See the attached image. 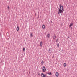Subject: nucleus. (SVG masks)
<instances>
[{"label":"nucleus","instance_id":"19","mask_svg":"<svg viewBox=\"0 0 77 77\" xmlns=\"http://www.w3.org/2000/svg\"><path fill=\"white\" fill-rule=\"evenodd\" d=\"M7 8L8 9H9V7L8 6V5L7 7Z\"/></svg>","mask_w":77,"mask_h":77},{"label":"nucleus","instance_id":"17","mask_svg":"<svg viewBox=\"0 0 77 77\" xmlns=\"http://www.w3.org/2000/svg\"><path fill=\"white\" fill-rule=\"evenodd\" d=\"M57 47H59V43L57 44Z\"/></svg>","mask_w":77,"mask_h":77},{"label":"nucleus","instance_id":"23","mask_svg":"<svg viewBox=\"0 0 77 77\" xmlns=\"http://www.w3.org/2000/svg\"><path fill=\"white\" fill-rule=\"evenodd\" d=\"M60 14V13L58 11V14Z\"/></svg>","mask_w":77,"mask_h":77},{"label":"nucleus","instance_id":"13","mask_svg":"<svg viewBox=\"0 0 77 77\" xmlns=\"http://www.w3.org/2000/svg\"><path fill=\"white\" fill-rule=\"evenodd\" d=\"M45 25H42V27L43 29H45Z\"/></svg>","mask_w":77,"mask_h":77},{"label":"nucleus","instance_id":"11","mask_svg":"<svg viewBox=\"0 0 77 77\" xmlns=\"http://www.w3.org/2000/svg\"><path fill=\"white\" fill-rule=\"evenodd\" d=\"M73 23H72L71 24H70V25L69 26V27H71V26H73Z\"/></svg>","mask_w":77,"mask_h":77},{"label":"nucleus","instance_id":"5","mask_svg":"<svg viewBox=\"0 0 77 77\" xmlns=\"http://www.w3.org/2000/svg\"><path fill=\"white\" fill-rule=\"evenodd\" d=\"M49 52L50 53H52V49L51 48H50L48 50Z\"/></svg>","mask_w":77,"mask_h":77},{"label":"nucleus","instance_id":"14","mask_svg":"<svg viewBox=\"0 0 77 77\" xmlns=\"http://www.w3.org/2000/svg\"><path fill=\"white\" fill-rule=\"evenodd\" d=\"M41 63L42 65H43V64H44V61L43 60H42Z\"/></svg>","mask_w":77,"mask_h":77},{"label":"nucleus","instance_id":"1","mask_svg":"<svg viewBox=\"0 0 77 77\" xmlns=\"http://www.w3.org/2000/svg\"><path fill=\"white\" fill-rule=\"evenodd\" d=\"M59 7L60 8H58V10H61V9H62V10H63V7L62 6V4H59Z\"/></svg>","mask_w":77,"mask_h":77},{"label":"nucleus","instance_id":"3","mask_svg":"<svg viewBox=\"0 0 77 77\" xmlns=\"http://www.w3.org/2000/svg\"><path fill=\"white\" fill-rule=\"evenodd\" d=\"M63 11H64V10L63 9V10H58V11L60 14H63Z\"/></svg>","mask_w":77,"mask_h":77},{"label":"nucleus","instance_id":"12","mask_svg":"<svg viewBox=\"0 0 77 77\" xmlns=\"http://www.w3.org/2000/svg\"><path fill=\"white\" fill-rule=\"evenodd\" d=\"M47 74H48L49 75H52V73H51V72H50L49 73L47 72Z\"/></svg>","mask_w":77,"mask_h":77},{"label":"nucleus","instance_id":"6","mask_svg":"<svg viewBox=\"0 0 77 77\" xmlns=\"http://www.w3.org/2000/svg\"><path fill=\"white\" fill-rule=\"evenodd\" d=\"M52 38H53V39H54V40L56 39V35H55V34L54 35V36L52 37Z\"/></svg>","mask_w":77,"mask_h":77},{"label":"nucleus","instance_id":"9","mask_svg":"<svg viewBox=\"0 0 77 77\" xmlns=\"http://www.w3.org/2000/svg\"><path fill=\"white\" fill-rule=\"evenodd\" d=\"M19 29H20V28L19 27H18V26H17L16 28V29L17 32H18Z\"/></svg>","mask_w":77,"mask_h":77},{"label":"nucleus","instance_id":"25","mask_svg":"<svg viewBox=\"0 0 77 77\" xmlns=\"http://www.w3.org/2000/svg\"><path fill=\"white\" fill-rule=\"evenodd\" d=\"M51 23H52V21H51Z\"/></svg>","mask_w":77,"mask_h":77},{"label":"nucleus","instance_id":"10","mask_svg":"<svg viewBox=\"0 0 77 77\" xmlns=\"http://www.w3.org/2000/svg\"><path fill=\"white\" fill-rule=\"evenodd\" d=\"M50 34H48L47 35V38H50Z\"/></svg>","mask_w":77,"mask_h":77},{"label":"nucleus","instance_id":"8","mask_svg":"<svg viewBox=\"0 0 77 77\" xmlns=\"http://www.w3.org/2000/svg\"><path fill=\"white\" fill-rule=\"evenodd\" d=\"M40 45L41 47H42V41H41L40 43Z\"/></svg>","mask_w":77,"mask_h":77},{"label":"nucleus","instance_id":"20","mask_svg":"<svg viewBox=\"0 0 77 77\" xmlns=\"http://www.w3.org/2000/svg\"><path fill=\"white\" fill-rule=\"evenodd\" d=\"M58 42V39H57L56 40V42Z\"/></svg>","mask_w":77,"mask_h":77},{"label":"nucleus","instance_id":"24","mask_svg":"<svg viewBox=\"0 0 77 77\" xmlns=\"http://www.w3.org/2000/svg\"><path fill=\"white\" fill-rule=\"evenodd\" d=\"M52 57H54V56H53Z\"/></svg>","mask_w":77,"mask_h":77},{"label":"nucleus","instance_id":"16","mask_svg":"<svg viewBox=\"0 0 77 77\" xmlns=\"http://www.w3.org/2000/svg\"><path fill=\"white\" fill-rule=\"evenodd\" d=\"M64 67H65V66H66V63H64Z\"/></svg>","mask_w":77,"mask_h":77},{"label":"nucleus","instance_id":"2","mask_svg":"<svg viewBox=\"0 0 77 77\" xmlns=\"http://www.w3.org/2000/svg\"><path fill=\"white\" fill-rule=\"evenodd\" d=\"M41 75L42 77H47L46 74H44V73H42L41 74Z\"/></svg>","mask_w":77,"mask_h":77},{"label":"nucleus","instance_id":"22","mask_svg":"<svg viewBox=\"0 0 77 77\" xmlns=\"http://www.w3.org/2000/svg\"><path fill=\"white\" fill-rule=\"evenodd\" d=\"M38 75H40V73H38Z\"/></svg>","mask_w":77,"mask_h":77},{"label":"nucleus","instance_id":"26","mask_svg":"<svg viewBox=\"0 0 77 77\" xmlns=\"http://www.w3.org/2000/svg\"><path fill=\"white\" fill-rule=\"evenodd\" d=\"M69 38V37H68V38H67V39H68Z\"/></svg>","mask_w":77,"mask_h":77},{"label":"nucleus","instance_id":"4","mask_svg":"<svg viewBox=\"0 0 77 77\" xmlns=\"http://www.w3.org/2000/svg\"><path fill=\"white\" fill-rule=\"evenodd\" d=\"M47 70V69L45 68V66H44L42 68V71L43 72H45V71Z\"/></svg>","mask_w":77,"mask_h":77},{"label":"nucleus","instance_id":"18","mask_svg":"<svg viewBox=\"0 0 77 77\" xmlns=\"http://www.w3.org/2000/svg\"><path fill=\"white\" fill-rule=\"evenodd\" d=\"M23 51H25V48L23 47Z\"/></svg>","mask_w":77,"mask_h":77},{"label":"nucleus","instance_id":"15","mask_svg":"<svg viewBox=\"0 0 77 77\" xmlns=\"http://www.w3.org/2000/svg\"><path fill=\"white\" fill-rule=\"evenodd\" d=\"M30 35L31 37H33V33H32L30 34Z\"/></svg>","mask_w":77,"mask_h":77},{"label":"nucleus","instance_id":"7","mask_svg":"<svg viewBox=\"0 0 77 77\" xmlns=\"http://www.w3.org/2000/svg\"><path fill=\"white\" fill-rule=\"evenodd\" d=\"M55 75L56 77H58L59 76V73L58 72H57L55 74Z\"/></svg>","mask_w":77,"mask_h":77},{"label":"nucleus","instance_id":"21","mask_svg":"<svg viewBox=\"0 0 77 77\" xmlns=\"http://www.w3.org/2000/svg\"><path fill=\"white\" fill-rule=\"evenodd\" d=\"M1 63H3V61H2V60H1Z\"/></svg>","mask_w":77,"mask_h":77}]
</instances>
